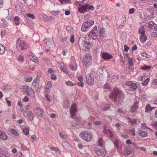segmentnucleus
<instances>
[{
	"label": "nucleus",
	"instance_id": "1",
	"mask_svg": "<svg viewBox=\"0 0 157 157\" xmlns=\"http://www.w3.org/2000/svg\"><path fill=\"white\" fill-rule=\"evenodd\" d=\"M124 97L123 92L117 88L114 89L113 91L109 95L110 98L112 101L114 102L117 101L119 103L122 101Z\"/></svg>",
	"mask_w": 157,
	"mask_h": 157
},
{
	"label": "nucleus",
	"instance_id": "2",
	"mask_svg": "<svg viewBox=\"0 0 157 157\" xmlns=\"http://www.w3.org/2000/svg\"><path fill=\"white\" fill-rule=\"evenodd\" d=\"M79 136L83 140L86 142H90L92 139V135L88 130L82 131L80 133Z\"/></svg>",
	"mask_w": 157,
	"mask_h": 157
},
{
	"label": "nucleus",
	"instance_id": "3",
	"mask_svg": "<svg viewBox=\"0 0 157 157\" xmlns=\"http://www.w3.org/2000/svg\"><path fill=\"white\" fill-rule=\"evenodd\" d=\"M17 48L19 50H24L28 48L26 43L20 38L18 39L16 42Z\"/></svg>",
	"mask_w": 157,
	"mask_h": 157
},
{
	"label": "nucleus",
	"instance_id": "4",
	"mask_svg": "<svg viewBox=\"0 0 157 157\" xmlns=\"http://www.w3.org/2000/svg\"><path fill=\"white\" fill-rule=\"evenodd\" d=\"M78 44L80 48L82 49H89L91 47V44L90 43L84 39H83V40H80L78 41Z\"/></svg>",
	"mask_w": 157,
	"mask_h": 157
},
{
	"label": "nucleus",
	"instance_id": "5",
	"mask_svg": "<svg viewBox=\"0 0 157 157\" xmlns=\"http://www.w3.org/2000/svg\"><path fill=\"white\" fill-rule=\"evenodd\" d=\"M94 24L93 21L88 20L84 22L82 25L81 30L82 31L85 32L89 30L91 26Z\"/></svg>",
	"mask_w": 157,
	"mask_h": 157
},
{
	"label": "nucleus",
	"instance_id": "6",
	"mask_svg": "<svg viewBox=\"0 0 157 157\" xmlns=\"http://www.w3.org/2000/svg\"><path fill=\"white\" fill-rule=\"evenodd\" d=\"M92 57L87 55L83 57V65L84 66L87 67L88 66L91 61Z\"/></svg>",
	"mask_w": 157,
	"mask_h": 157
},
{
	"label": "nucleus",
	"instance_id": "7",
	"mask_svg": "<svg viewBox=\"0 0 157 157\" xmlns=\"http://www.w3.org/2000/svg\"><path fill=\"white\" fill-rule=\"evenodd\" d=\"M23 115L24 117L29 118L30 120L32 121L33 120L34 116L32 112L28 110H25L24 112Z\"/></svg>",
	"mask_w": 157,
	"mask_h": 157
},
{
	"label": "nucleus",
	"instance_id": "8",
	"mask_svg": "<svg viewBox=\"0 0 157 157\" xmlns=\"http://www.w3.org/2000/svg\"><path fill=\"white\" fill-rule=\"evenodd\" d=\"M44 42L49 48H52L55 46V42L53 40L45 39L44 40Z\"/></svg>",
	"mask_w": 157,
	"mask_h": 157
},
{
	"label": "nucleus",
	"instance_id": "9",
	"mask_svg": "<svg viewBox=\"0 0 157 157\" xmlns=\"http://www.w3.org/2000/svg\"><path fill=\"white\" fill-rule=\"evenodd\" d=\"M86 80L89 85L91 86L94 84V80L92 74H87L86 76Z\"/></svg>",
	"mask_w": 157,
	"mask_h": 157
},
{
	"label": "nucleus",
	"instance_id": "10",
	"mask_svg": "<svg viewBox=\"0 0 157 157\" xmlns=\"http://www.w3.org/2000/svg\"><path fill=\"white\" fill-rule=\"evenodd\" d=\"M77 111L76 105L75 104H73L71 105L70 111V113L71 115L72 118L73 116L75 115Z\"/></svg>",
	"mask_w": 157,
	"mask_h": 157
},
{
	"label": "nucleus",
	"instance_id": "11",
	"mask_svg": "<svg viewBox=\"0 0 157 157\" xmlns=\"http://www.w3.org/2000/svg\"><path fill=\"white\" fill-rule=\"evenodd\" d=\"M94 151L97 155L101 156L104 154L105 151V149L103 147L101 149L97 147H95L94 148Z\"/></svg>",
	"mask_w": 157,
	"mask_h": 157
},
{
	"label": "nucleus",
	"instance_id": "12",
	"mask_svg": "<svg viewBox=\"0 0 157 157\" xmlns=\"http://www.w3.org/2000/svg\"><path fill=\"white\" fill-rule=\"evenodd\" d=\"M126 85L128 86H129L131 88V90H134L136 89L137 88V86L136 83H133L132 82L128 81L126 82Z\"/></svg>",
	"mask_w": 157,
	"mask_h": 157
},
{
	"label": "nucleus",
	"instance_id": "13",
	"mask_svg": "<svg viewBox=\"0 0 157 157\" xmlns=\"http://www.w3.org/2000/svg\"><path fill=\"white\" fill-rule=\"evenodd\" d=\"M35 112L36 114L38 116L41 117L42 116L43 113V110L39 107H37L35 110Z\"/></svg>",
	"mask_w": 157,
	"mask_h": 157
},
{
	"label": "nucleus",
	"instance_id": "14",
	"mask_svg": "<svg viewBox=\"0 0 157 157\" xmlns=\"http://www.w3.org/2000/svg\"><path fill=\"white\" fill-rule=\"evenodd\" d=\"M87 6L88 5H87L82 6L78 8L79 11L81 13H84L85 12L88 11Z\"/></svg>",
	"mask_w": 157,
	"mask_h": 157
},
{
	"label": "nucleus",
	"instance_id": "15",
	"mask_svg": "<svg viewBox=\"0 0 157 157\" xmlns=\"http://www.w3.org/2000/svg\"><path fill=\"white\" fill-rule=\"evenodd\" d=\"M103 132L104 133L106 134L107 136H109L110 137L112 138L113 137V134L112 132L109 129H106L105 127L103 131Z\"/></svg>",
	"mask_w": 157,
	"mask_h": 157
},
{
	"label": "nucleus",
	"instance_id": "16",
	"mask_svg": "<svg viewBox=\"0 0 157 157\" xmlns=\"http://www.w3.org/2000/svg\"><path fill=\"white\" fill-rule=\"evenodd\" d=\"M97 33L95 32L94 31L93 32L91 31L89 33L88 35V36L90 39H92L94 40H95L97 38L96 34Z\"/></svg>",
	"mask_w": 157,
	"mask_h": 157
},
{
	"label": "nucleus",
	"instance_id": "17",
	"mask_svg": "<svg viewBox=\"0 0 157 157\" xmlns=\"http://www.w3.org/2000/svg\"><path fill=\"white\" fill-rule=\"evenodd\" d=\"M132 150L129 147H125L124 150V152L127 155H129L132 154Z\"/></svg>",
	"mask_w": 157,
	"mask_h": 157
},
{
	"label": "nucleus",
	"instance_id": "18",
	"mask_svg": "<svg viewBox=\"0 0 157 157\" xmlns=\"http://www.w3.org/2000/svg\"><path fill=\"white\" fill-rule=\"evenodd\" d=\"M29 56L31 60L36 63L38 62L37 60L38 58L33 53L30 52L29 54Z\"/></svg>",
	"mask_w": 157,
	"mask_h": 157
},
{
	"label": "nucleus",
	"instance_id": "19",
	"mask_svg": "<svg viewBox=\"0 0 157 157\" xmlns=\"http://www.w3.org/2000/svg\"><path fill=\"white\" fill-rule=\"evenodd\" d=\"M102 57L105 59H109L112 58V56L107 53H104L102 54Z\"/></svg>",
	"mask_w": 157,
	"mask_h": 157
},
{
	"label": "nucleus",
	"instance_id": "20",
	"mask_svg": "<svg viewBox=\"0 0 157 157\" xmlns=\"http://www.w3.org/2000/svg\"><path fill=\"white\" fill-rule=\"evenodd\" d=\"M147 37L145 34L141 35L140 37V40L142 43H144L147 40Z\"/></svg>",
	"mask_w": 157,
	"mask_h": 157
},
{
	"label": "nucleus",
	"instance_id": "21",
	"mask_svg": "<svg viewBox=\"0 0 157 157\" xmlns=\"http://www.w3.org/2000/svg\"><path fill=\"white\" fill-rule=\"evenodd\" d=\"M155 107H152L149 104H147L146 106L145 112L146 113H148L149 111L152 110Z\"/></svg>",
	"mask_w": 157,
	"mask_h": 157
},
{
	"label": "nucleus",
	"instance_id": "22",
	"mask_svg": "<svg viewBox=\"0 0 157 157\" xmlns=\"http://www.w3.org/2000/svg\"><path fill=\"white\" fill-rule=\"evenodd\" d=\"M63 146L65 149H69L71 147L69 144L67 142H64L63 143Z\"/></svg>",
	"mask_w": 157,
	"mask_h": 157
},
{
	"label": "nucleus",
	"instance_id": "23",
	"mask_svg": "<svg viewBox=\"0 0 157 157\" xmlns=\"http://www.w3.org/2000/svg\"><path fill=\"white\" fill-rule=\"evenodd\" d=\"M127 120L132 124H133L136 123V120L135 119H132L129 117H128L127 118Z\"/></svg>",
	"mask_w": 157,
	"mask_h": 157
},
{
	"label": "nucleus",
	"instance_id": "24",
	"mask_svg": "<svg viewBox=\"0 0 157 157\" xmlns=\"http://www.w3.org/2000/svg\"><path fill=\"white\" fill-rule=\"evenodd\" d=\"M138 107V103L137 102H136L134 105H133L132 109V112H134L137 109Z\"/></svg>",
	"mask_w": 157,
	"mask_h": 157
},
{
	"label": "nucleus",
	"instance_id": "25",
	"mask_svg": "<svg viewBox=\"0 0 157 157\" xmlns=\"http://www.w3.org/2000/svg\"><path fill=\"white\" fill-rule=\"evenodd\" d=\"M60 3L63 4H70L71 2L70 0H59Z\"/></svg>",
	"mask_w": 157,
	"mask_h": 157
},
{
	"label": "nucleus",
	"instance_id": "26",
	"mask_svg": "<svg viewBox=\"0 0 157 157\" xmlns=\"http://www.w3.org/2000/svg\"><path fill=\"white\" fill-rule=\"evenodd\" d=\"M43 18L44 20L47 21H51L53 19V18L52 16L48 17L46 16H44Z\"/></svg>",
	"mask_w": 157,
	"mask_h": 157
},
{
	"label": "nucleus",
	"instance_id": "27",
	"mask_svg": "<svg viewBox=\"0 0 157 157\" xmlns=\"http://www.w3.org/2000/svg\"><path fill=\"white\" fill-rule=\"evenodd\" d=\"M0 138L4 140H6L8 139V137L4 132L0 136Z\"/></svg>",
	"mask_w": 157,
	"mask_h": 157
},
{
	"label": "nucleus",
	"instance_id": "28",
	"mask_svg": "<svg viewBox=\"0 0 157 157\" xmlns=\"http://www.w3.org/2000/svg\"><path fill=\"white\" fill-rule=\"evenodd\" d=\"M139 135L142 137H145L147 136V133L145 131H142L139 133Z\"/></svg>",
	"mask_w": 157,
	"mask_h": 157
},
{
	"label": "nucleus",
	"instance_id": "29",
	"mask_svg": "<svg viewBox=\"0 0 157 157\" xmlns=\"http://www.w3.org/2000/svg\"><path fill=\"white\" fill-rule=\"evenodd\" d=\"M104 118L105 120L108 123L110 122L112 120L111 118L108 116H104Z\"/></svg>",
	"mask_w": 157,
	"mask_h": 157
},
{
	"label": "nucleus",
	"instance_id": "30",
	"mask_svg": "<svg viewBox=\"0 0 157 157\" xmlns=\"http://www.w3.org/2000/svg\"><path fill=\"white\" fill-rule=\"evenodd\" d=\"M38 83H35L33 84L32 83V89L35 90L36 91H37L38 90Z\"/></svg>",
	"mask_w": 157,
	"mask_h": 157
},
{
	"label": "nucleus",
	"instance_id": "31",
	"mask_svg": "<svg viewBox=\"0 0 157 157\" xmlns=\"http://www.w3.org/2000/svg\"><path fill=\"white\" fill-rule=\"evenodd\" d=\"M104 31V29L102 28H100L99 31L100 37H103Z\"/></svg>",
	"mask_w": 157,
	"mask_h": 157
},
{
	"label": "nucleus",
	"instance_id": "32",
	"mask_svg": "<svg viewBox=\"0 0 157 157\" xmlns=\"http://www.w3.org/2000/svg\"><path fill=\"white\" fill-rule=\"evenodd\" d=\"M139 34L141 35H144L145 34V32L144 29L143 27L142 26L140 29L139 31Z\"/></svg>",
	"mask_w": 157,
	"mask_h": 157
},
{
	"label": "nucleus",
	"instance_id": "33",
	"mask_svg": "<svg viewBox=\"0 0 157 157\" xmlns=\"http://www.w3.org/2000/svg\"><path fill=\"white\" fill-rule=\"evenodd\" d=\"M10 131L11 133L15 136H17L19 135V134L17 131L14 129H11Z\"/></svg>",
	"mask_w": 157,
	"mask_h": 157
},
{
	"label": "nucleus",
	"instance_id": "34",
	"mask_svg": "<svg viewBox=\"0 0 157 157\" xmlns=\"http://www.w3.org/2000/svg\"><path fill=\"white\" fill-rule=\"evenodd\" d=\"M18 60L21 62H23L24 60V57L22 55H20L17 58Z\"/></svg>",
	"mask_w": 157,
	"mask_h": 157
},
{
	"label": "nucleus",
	"instance_id": "35",
	"mask_svg": "<svg viewBox=\"0 0 157 157\" xmlns=\"http://www.w3.org/2000/svg\"><path fill=\"white\" fill-rule=\"evenodd\" d=\"M151 68V67H150L146 65H144L142 67L141 69L143 70H149Z\"/></svg>",
	"mask_w": 157,
	"mask_h": 157
},
{
	"label": "nucleus",
	"instance_id": "36",
	"mask_svg": "<svg viewBox=\"0 0 157 157\" xmlns=\"http://www.w3.org/2000/svg\"><path fill=\"white\" fill-rule=\"evenodd\" d=\"M140 54L143 57H145L147 58H149V55L145 52H140Z\"/></svg>",
	"mask_w": 157,
	"mask_h": 157
},
{
	"label": "nucleus",
	"instance_id": "37",
	"mask_svg": "<svg viewBox=\"0 0 157 157\" xmlns=\"http://www.w3.org/2000/svg\"><path fill=\"white\" fill-rule=\"evenodd\" d=\"M26 94L28 96H31V97H34L35 96V92L33 91L31 93H30V92L29 91H27L26 92Z\"/></svg>",
	"mask_w": 157,
	"mask_h": 157
},
{
	"label": "nucleus",
	"instance_id": "38",
	"mask_svg": "<svg viewBox=\"0 0 157 157\" xmlns=\"http://www.w3.org/2000/svg\"><path fill=\"white\" fill-rule=\"evenodd\" d=\"M125 17H122L123 22L121 23V25L119 26V27L121 29H122L124 27V25L125 23Z\"/></svg>",
	"mask_w": 157,
	"mask_h": 157
},
{
	"label": "nucleus",
	"instance_id": "39",
	"mask_svg": "<svg viewBox=\"0 0 157 157\" xmlns=\"http://www.w3.org/2000/svg\"><path fill=\"white\" fill-rule=\"evenodd\" d=\"M20 18L19 17L16 16L14 18V21L15 24L17 25H18L20 23L19 21Z\"/></svg>",
	"mask_w": 157,
	"mask_h": 157
},
{
	"label": "nucleus",
	"instance_id": "40",
	"mask_svg": "<svg viewBox=\"0 0 157 157\" xmlns=\"http://www.w3.org/2000/svg\"><path fill=\"white\" fill-rule=\"evenodd\" d=\"M98 143L99 146L102 147L103 146V143L102 142V140L101 138H99L98 140Z\"/></svg>",
	"mask_w": 157,
	"mask_h": 157
},
{
	"label": "nucleus",
	"instance_id": "41",
	"mask_svg": "<svg viewBox=\"0 0 157 157\" xmlns=\"http://www.w3.org/2000/svg\"><path fill=\"white\" fill-rule=\"evenodd\" d=\"M151 124L155 129H157V121H153L151 123Z\"/></svg>",
	"mask_w": 157,
	"mask_h": 157
},
{
	"label": "nucleus",
	"instance_id": "42",
	"mask_svg": "<svg viewBox=\"0 0 157 157\" xmlns=\"http://www.w3.org/2000/svg\"><path fill=\"white\" fill-rule=\"evenodd\" d=\"M23 132L25 135L29 134V129L27 128H25L23 129Z\"/></svg>",
	"mask_w": 157,
	"mask_h": 157
},
{
	"label": "nucleus",
	"instance_id": "43",
	"mask_svg": "<svg viewBox=\"0 0 157 157\" xmlns=\"http://www.w3.org/2000/svg\"><path fill=\"white\" fill-rule=\"evenodd\" d=\"M25 81L27 82H30L32 80L31 77H25Z\"/></svg>",
	"mask_w": 157,
	"mask_h": 157
},
{
	"label": "nucleus",
	"instance_id": "44",
	"mask_svg": "<svg viewBox=\"0 0 157 157\" xmlns=\"http://www.w3.org/2000/svg\"><path fill=\"white\" fill-rule=\"evenodd\" d=\"M149 78H147L145 81H144L142 82V85L144 86H145L148 83L149 81Z\"/></svg>",
	"mask_w": 157,
	"mask_h": 157
},
{
	"label": "nucleus",
	"instance_id": "45",
	"mask_svg": "<svg viewBox=\"0 0 157 157\" xmlns=\"http://www.w3.org/2000/svg\"><path fill=\"white\" fill-rule=\"evenodd\" d=\"M5 51V48L4 47H2L0 49V54H3Z\"/></svg>",
	"mask_w": 157,
	"mask_h": 157
},
{
	"label": "nucleus",
	"instance_id": "46",
	"mask_svg": "<svg viewBox=\"0 0 157 157\" xmlns=\"http://www.w3.org/2000/svg\"><path fill=\"white\" fill-rule=\"evenodd\" d=\"M151 36L152 37L157 38V33L153 32L151 33Z\"/></svg>",
	"mask_w": 157,
	"mask_h": 157
},
{
	"label": "nucleus",
	"instance_id": "47",
	"mask_svg": "<svg viewBox=\"0 0 157 157\" xmlns=\"http://www.w3.org/2000/svg\"><path fill=\"white\" fill-rule=\"evenodd\" d=\"M151 28L153 30L156 31L157 30V25L156 24H154L152 26H151Z\"/></svg>",
	"mask_w": 157,
	"mask_h": 157
},
{
	"label": "nucleus",
	"instance_id": "48",
	"mask_svg": "<svg viewBox=\"0 0 157 157\" xmlns=\"http://www.w3.org/2000/svg\"><path fill=\"white\" fill-rule=\"evenodd\" d=\"M67 40V37H66L62 38H61L60 41L61 42L65 44V43H66V41Z\"/></svg>",
	"mask_w": 157,
	"mask_h": 157
},
{
	"label": "nucleus",
	"instance_id": "49",
	"mask_svg": "<svg viewBox=\"0 0 157 157\" xmlns=\"http://www.w3.org/2000/svg\"><path fill=\"white\" fill-rule=\"evenodd\" d=\"M52 86V84L50 82H48L47 83V85L46 86L47 89H49L51 88Z\"/></svg>",
	"mask_w": 157,
	"mask_h": 157
},
{
	"label": "nucleus",
	"instance_id": "50",
	"mask_svg": "<svg viewBox=\"0 0 157 157\" xmlns=\"http://www.w3.org/2000/svg\"><path fill=\"white\" fill-rule=\"evenodd\" d=\"M53 15H55V16L59 14V12L58 11L56 10L53 11L51 13Z\"/></svg>",
	"mask_w": 157,
	"mask_h": 157
},
{
	"label": "nucleus",
	"instance_id": "51",
	"mask_svg": "<svg viewBox=\"0 0 157 157\" xmlns=\"http://www.w3.org/2000/svg\"><path fill=\"white\" fill-rule=\"evenodd\" d=\"M66 84L68 86H72L73 85V83L71 81H68L66 82Z\"/></svg>",
	"mask_w": 157,
	"mask_h": 157
},
{
	"label": "nucleus",
	"instance_id": "52",
	"mask_svg": "<svg viewBox=\"0 0 157 157\" xmlns=\"http://www.w3.org/2000/svg\"><path fill=\"white\" fill-rule=\"evenodd\" d=\"M110 107V105L109 104H107L105 105V107L103 109L104 111H106Z\"/></svg>",
	"mask_w": 157,
	"mask_h": 157
},
{
	"label": "nucleus",
	"instance_id": "53",
	"mask_svg": "<svg viewBox=\"0 0 157 157\" xmlns=\"http://www.w3.org/2000/svg\"><path fill=\"white\" fill-rule=\"evenodd\" d=\"M118 140H117L115 139L114 140V144L115 146L117 148V149H118Z\"/></svg>",
	"mask_w": 157,
	"mask_h": 157
},
{
	"label": "nucleus",
	"instance_id": "54",
	"mask_svg": "<svg viewBox=\"0 0 157 157\" xmlns=\"http://www.w3.org/2000/svg\"><path fill=\"white\" fill-rule=\"evenodd\" d=\"M70 42L71 43H74L75 41L74 37L73 35H71V38L70 40Z\"/></svg>",
	"mask_w": 157,
	"mask_h": 157
},
{
	"label": "nucleus",
	"instance_id": "55",
	"mask_svg": "<svg viewBox=\"0 0 157 157\" xmlns=\"http://www.w3.org/2000/svg\"><path fill=\"white\" fill-rule=\"evenodd\" d=\"M124 51L125 52H127L128 51V50L129 49V47L125 45H124Z\"/></svg>",
	"mask_w": 157,
	"mask_h": 157
},
{
	"label": "nucleus",
	"instance_id": "56",
	"mask_svg": "<svg viewBox=\"0 0 157 157\" xmlns=\"http://www.w3.org/2000/svg\"><path fill=\"white\" fill-rule=\"evenodd\" d=\"M27 15L28 17L31 18L32 19H33L34 18V16L32 14H28Z\"/></svg>",
	"mask_w": 157,
	"mask_h": 157
},
{
	"label": "nucleus",
	"instance_id": "57",
	"mask_svg": "<svg viewBox=\"0 0 157 157\" xmlns=\"http://www.w3.org/2000/svg\"><path fill=\"white\" fill-rule=\"evenodd\" d=\"M128 64L130 65H132L133 64V63L132 61V59H129L128 60Z\"/></svg>",
	"mask_w": 157,
	"mask_h": 157
},
{
	"label": "nucleus",
	"instance_id": "58",
	"mask_svg": "<svg viewBox=\"0 0 157 157\" xmlns=\"http://www.w3.org/2000/svg\"><path fill=\"white\" fill-rule=\"evenodd\" d=\"M104 88L108 89L110 88L109 85L108 84H105L104 86Z\"/></svg>",
	"mask_w": 157,
	"mask_h": 157
},
{
	"label": "nucleus",
	"instance_id": "59",
	"mask_svg": "<svg viewBox=\"0 0 157 157\" xmlns=\"http://www.w3.org/2000/svg\"><path fill=\"white\" fill-rule=\"evenodd\" d=\"M23 100L25 102H28L29 101V98L27 96H25Z\"/></svg>",
	"mask_w": 157,
	"mask_h": 157
},
{
	"label": "nucleus",
	"instance_id": "60",
	"mask_svg": "<svg viewBox=\"0 0 157 157\" xmlns=\"http://www.w3.org/2000/svg\"><path fill=\"white\" fill-rule=\"evenodd\" d=\"M94 124L95 125H99L101 124V122L99 121H96L94 122Z\"/></svg>",
	"mask_w": 157,
	"mask_h": 157
},
{
	"label": "nucleus",
	"instance_id": "61",
	"mask_svg": "<svg viewBox=\"0 0 157 157\" xmlns=\"http://www.w3.org/2000/svg\"><path fill=\"white\" fill-rule=\"evenodd\" d=\"M135 11V9L133 8L130 9L129 10V13L130 14L133 13Z\"/></svg>",
	"mask_w": 157,
	"mask_h": 157
},
{
	"label": "nucleus",
	"instance_id": "62",
	"mask_svg": "<svg viewBox=\"0 0 157 157\" xmlns=\"http://www.w3.org/2000/svg\"><path fill=\"white\" fill-rule=\"evenodd\" d=\"M77 85L78 86L82 87L83 86V83L82 82H78L77 83Z\"/></svg>",
	"mask_w": 157,
	"mask_h": 157
},
{
	"label": "nucleus",
	"instance_id": "63",
	"mask_svg": "<svg viewBox=\"0 0 157 157\" xmlns=\"http://www.w3.org/2000/svg\"><path fill=\"white\" fill-rule=\"evenodd\" d=\"M59 68L61 70L62 69L63 67H64V65L63 63H60L59 64Z\"/></svg>",
	"mask_w": 157,
	"mask_h": 157
},
{
	"label": "nucleus",
	"instance_id": "64",
	"mask_svg": "<svg viewBox=\"0 0 157 157\" xmlns=\"http://www.w3.org/2000/svg\"><path fill=\"white\" fill-rule=\"evenodd\" d=\"M88 0H83L82 3L83 4L86 5L88 4Z\"/></svg>",
	"mask_w": 157,
	"mask_h": 157
}]
</instances>
